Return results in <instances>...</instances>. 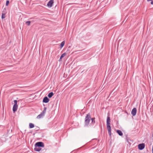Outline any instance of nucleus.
<instances>
[{"label":"nucleus","instance_id":"nucleus-16","mask_svg":"<svg viewBox=\"0 0 153 153\" xmlns=\"http://www.w3.org/2000/svg\"><path fill=\"white\" fill-rule=\"evenodd\" d=\"M65 44V41H63L61 42V43L60 44V46L61 48H62L64 46Z\"/></svg>","mask_w":153,"mask_h":153},{"label":"nucleus","instance_id":"nucleus-3","mask_svg":"<svg viewBox=\"0 0 153 153\" xmlns=\"http://www.w3.org/2000/svg\"><path fill=\"white\" fill-rule=\"evenodd\" d=\"M47 109V108L46 107H44L43 111L37 117V119H40L41 118L43 117L44 116L45 112H46Z\"/></svg>","mask_w":153,"mask_h":153},{"label":"nucleus","instance_id":"nucleus-18","mask_svg":"<svg viewBox=\"0 0 153 153\" xmlns=\"http://www.w3.org/2000/svg\"><path fill=\"white\" fill-rule=\"evenodd\" d=\"M66 55V53H64L61 55L60 57H61V58H62L64 57Z\"/></svg>","mask_w":153,"mask_h":153},{"label":"nucleus","instance_id":"nucleus-6","mask_svg":"<svg viewBox=\"0 0 153 153\" xmlns=\"http://www.w3.org/2000/svg\"><path fill=\"white\" fill-rule=\"evenodd\" d=\"M145 147L144 143H142L138 145V149L140 150H142Z\"/></svg>","mask_w":153,"mask_h":153},{"label":"nucleus","instance_id":"nucleus-20","mask_svg":"<svg viewBox=\"0 0 153 153\" xmlns=\"http://www.w3.org/2000/svg\"><path fill=\"white\" fill-rule=\"evenodd\" d=\"M62 59V58H61V57H60V58L59 59V61H61Z\"/></svg>","mask_w":153,"mask_h":153},{"label":"nucleus","instance_id":"nucleus-8","mask_svg":"<svg viewBox=\"0 0 153 153\" xmlns=\"http://www.w3.org/2000/svg\"><path fill=\"white\" fill-rule=\"evenodd\" d=\"M53 0H50L48 3L47 6L49 7H52L53 3Z\"/></svg>","mask_w":153,"mask_h":153},{"label":"nucleus","instance_id":"nucleus-14","mask_svg":"<svg viewBox=\"0 0 153 153\" xmlns=\"http://www.w3.org/2000/svg\"><path fill=\"white\" fill-rule=\"evenodd\" d=\"M5 13H4V11H2V15H1V18L2 19H3L5 18Z\"/></svg>","mask_w":153,"mask_h":153},{"label":"nucleus","instance_id":"nucleus-2","mask_svg":"<svg viewBox=\"0 0 153 153\" xmlns=\"http://www.w3.org/2000/svg\"><path fill=\"white\" fill-rule=\"evenodd\" d=\"M110 118L109 116L107 117L106 121L107 128L110 136L111 135V127L110 126Z\"/></svg>","mask_w":153,"mask_h":153},{"label":"nucleus","instance_id":"nucleus-5","mask_svg":"<svg viewBox=\"0 0 153 153\" xmlns=\"http://www.w3.org/2000/svg\"><path fill=\"white\" fill-rule=\"evenodd\" d=\"M35 146L40 147H44V145L43 143L41 142H37L35 143Z\"/></svg>","mask_w":153,"mask_h":153},{"label":"nucleus","instance_id":"nucleus-9","mask_svg":"<svg viewBox=\"0 0 153 153\" xmlns=\"http://www.w3.org/2000/svg\"><path fill=\"white\" fill-rule=\"evenodd\" d=\"M49 99L47 97H45L43 100V102L45 103H48L49 102Z\"/></svg>","mask_w":153,"mask_h":153},{"label":"nucleus","instance_id":"nucleus-1","mask_svg":"<svg viewBox=\"0 0 153 153\" xmlns=\"http://www.w3.org/2000/svg\"><path fill=\"white\" fill-rule=\"evenodd\" d=\"M95 118H91V115L89 113L87 114L85 118V126H88L91 120V123L94 124L95 123Z\"/></svg>","mask_w":153,"mask_h":153},{"label":"nucleus","instance_id":"nucleus-13","mask_svg":"<svg viewBox=\"0 0 153 153\" xmlns=\"http://www.w3.org/2000/svg\"><path fill=\"white\" fill-rule=\"evenodd\" d=\"M34 126V124L30 123L29 124V127L30 128H33Z\"/></svg>","mask_w":153,"mask_h":153},{"label":"nucleus","instance_id":"nucleus-19","mask_svg":"<svg viewBox=\"0 0 153 153\" xmlns=\"http://www.w3.org/2000/svg\"><path fill=\"white\" fill-rule=\"evenodd\" d=\"M9 3V0H7L6 2V6H7L8 5Z\"/></svg>","mask_w":153,"mask_h":153},{"label":"nucleus","instance_id":"nucleus-21","mask_svg":"<svg viewBox=\"0 0 153 153\" xmlns=\"http://www.w3.org/2000/svg\"><path fill=\"white\" fill-rule=\"evenodd\" d=\"M151 1V4H152L153 5V1Z\"/></svg>","mask_w":153,"mask_h":153},{"label":"nucleus","instance_id":"nucleus-10","mask_svg":"<svg viewBox=\"0 0 153 153\" xmlns=\"http://www.w3.org/2000/svg\"><path fill=\"white\" fill-rule=\"evenodd\" d=\"M34 150L37 152H40L41 150V148L40 147H38L37 146H35L34 149Z\"/></svg>","mask_w":153,"mask_h":153},{"label":"nucleus","instance_id":"nucleus-15","mask_svg":"<svg viewBox=\"0 0 153 153\" xmlns=\"http://www.w3.org/2000/svg\"><path fill=\"white\" fill-rule=\"evenodd\" d=\"M46 149H42V148H41V150L40 151V153H43L46 152Z\"/></svg>","mask_w":153,"mask_h":153},{"label":"nucleus","instance_id":"nucleus-7","mask_svg":"<svg viewBox=\"0 0 153 153\" xmlns=\"http://www.w3.org/2000/svg\"><path fill=\"white\" fill-rule=\"evenodd\" d=\"M137 113V109L136 108H134L131 111V114L133 116H134L136 115Z\"/></svg>","mask_w":153,"mask_h":153},{"label":"nucleus","instance_id":"nucleus-23","mask_svg":"<svg viewBox=\"0 0 153 153\" xmlns=\"http://www.w3.org/2000/svg\"><path fill=\"white\" fill-rule=\"evenodd\" d=\"M152 153H153V147H152Z\"/></svg>","mask_w":153,"mask_h":153},{"label":"nucleus","instance_id":"nucleus-11","mask_svg":"<svg viewBox=\"0 0 153 153\" xmlns=\"http://www.w3.org/2000/svg\"><path fill=\"white\" fill-rule=\"evenodd\" d=\"M117 134L120 136H122L123 135V133L122 131L120 130H117Z\"/></svg>","mask_w":153,"mask_h":153},{"label":"nucleus","instance_id":"nucleus-17","mask_svg":"<svg viewBox=\"0 0 153 153\" xmlns=\"http://www.w3.org/2000/svg\"><path fill=\"white\" fill-rule=\"evenodd\" d=\"M30 23L31 22L30 21H27L25 23L28 26L30 25Z\"/></svg>","mask_w":153,"mask_h":153},{"label":"nucleus","instance_id":"nucleus-4","mask_svg":"<svg viewBox=\"0 0 153 153\" xmlns=\"http://www.w3.org/2000/svg\"><path fill=\"white\" fill-rule=\"evenodd\" d=\"M17 101L16 100H14V104L13 106V112L15 113L17 111L18 108V105L17 104Z\"/></svg>","mask_w":153,"mask_h":153},{"label":"nucleus","instance_id":"nucleus-22","mask_svg":"<svg viewBox=\"0 0 153 153\" xmlns=\"http://www.w3.org/2000/svg\"><path fill=\"white\" fill-rule=\"evenodd\" d=\"M148 1H152V0H147Z\"/></svg>","mask_w":153,"mask_h":153},{"label":"nucleus","instance_id":"nucleus-12","mask_svg":"<svg viewBox=\"0 0 153 153\" xmlns=\"http://www.w3.org/2000/svg\"><path fill=\"white\" fill-rule=\"evenodd\" d=\"M53 95V92H51L49 93L48 95V97L49 98H50Z\"/></svg>","mask_w":153,"mask_h":153}]
</instances>
